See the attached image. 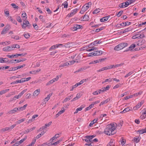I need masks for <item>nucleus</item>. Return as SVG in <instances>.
Instances as JSON below:
<instances>
[{
  "instance_id": "1",
  "label": "nucleus",
  "mask_w": 146,
  "mask_h": 146,
  "mask_svg": "<svg viewBox=\"0 0 146 146\" xmlns=\"http://www.w3.org/2000/svg\"><path fill=\"white\" fill-rule=\"evenodd\" d=\"M116 127L113 123H111L106 126V128L104 129V133L108 135H112L116 133L115 131Z\"/></svg>"
},
{
  "instance_id": "2",
  "label": "nucleus",
  "mask_w": 146,
  "mask_h": 146,
  "mask_svg": "<svg viewBox=\"0 0 146 146\" xmlns=\"http://www.w3.org/2000/svg\"><path fill=\"white\" fill-rule=\"evenodd\" d=\"M128 43L126 42H123L119 44L116 46L114 48L115 50L119 51L127 46Z\"/></svg>"
},
{
  "instance_id": "3",
  "label": "nucleus",
  "mask_w": 146,
  "mask_h": 146,
  "mask_svg": "<svg viewBox=\"0 0 146 146\" xmlns=\"http://www.w3.org/2000/svg\"><path fill=\"white\" fill-rule=\"evenodd\" d=\"M135 1V0H128L125 2H123L120 4L119 6L120 8L125 7L128 6L129 5L133 3Z\"/></svg>"
},
{
  "instance_id": "4",
  "label": "nucleus",
  "mask_w": 146,
  "mask_h": 146,
  "mask_svg": "<svg viewBox=\"0 0 146 146\" xmlns=\"http://www.w3.org/2000/svg\"><path fill=\"white\" fill-rule=\"evenodd\" d=\"M131 23L129 22H126L122 23L120 24H117L115 25V27H125L127 25H130Z\"/></svg>"
},
{
  "instance_id": "5",
  "label": "nucleus",
  "mask_w": 146,
  "mask_h": 146,
  "mask_svg": "<svg viewBox=\"0 0 146 146\" xmlns=\"http://www.w3.org/2000/svg\"><path fill=\"white\" fill-rule=\"evenodd\" d=\"M13 50V48L12 45L11 46H7L3 48V51H9Z\"/></svg>"
},
{
  "instance_id": "6",
  "label": "nucleus",
  "mask_w": 146,
  "mask_h": 146,
  "mask_svg": "<svg viewBox=\"0 0 146 146\" xmlns=\"http://www.w3.org/2000/svg\"><path fill=\"white\" fill-rule=\"evenodd\" d=\"M77 11V9H75L72 10L70 13H69L68 14V17H71L73 16L74 15H75Z\"/></svg>"
},
{
  "instance_id": "7",
  "label": "nucleus",
  "mask_w": 146,
  "mask_h": 146,
  "mask_svg": "<svg viewBox=\"0 0 146 146\" xmlns=\"http://www.w3.org/2000/svg\"><path fill=\"white\" fill-rule=\"evenodd\" d=\"M144 102L143 101H142L141 102L138 103L136 106L133 108V109L135 110H137L143 104Z\"/></svg>"
},
{
  "instance_id": "8",
  "label": "nucleus",
  "mask_w": 146,
  "mask_h": 146,
  "mask_svg": "<svg viewBox=\"0 0 146 146\" xmlns=\"http://www.w3.org/2000/svg\"><path fill=\"white\" fill-rule=\"evenodd\" d=\"M62 44H56L52 46L49 49V50H52L53 49H54L56 48H58L60 46H62Z\"/></svg>"
},
{
  "instance_id": "9",
  "label": "nucleus",
  "mask_w": 146,
  "mask_h": 146,
  "mask_svg": "<svg viewBox=\"0 0 146 146\" xmlns=\"http://www.w3.org/2000/svg\"><path fill=\"white\" fill-rule=\"evenodd\" d=\"M136 46L135 44H132L128 48V49L125 50L124 52H126L129 50H130L131 51H132V50L135 48Z\"/></svg>"
},
{
  "instance_id": "10",
  "label": "nucleus",
  "mask_w": 146,
  "mask_h": 146,
  "mask_svg": "<svg viewBox=\"0 0 146 146\" xmlns=\"http://www.w3.org/2000/svg\"><path fill=\"white\" fill-rule=\"evenodd\" d=\"M131 108L129 107H127L125 108L122 111L120 112V113H124L126 112L131 111L132 110Z\"/></svg>"
},
{
  "instance_id": "11",
  "label": "nucleus",
  "mask_w": 146,
  "mask_h": 146,
  "mask_svg": "<svg viewBox=\"0 0 146 146\" xmlns=\"http://www.w3.org/2000/svg\"><path fill=\"white\" fill-rule=\"evenodd\" d=\"M145 42V40L144 39H140L137 42V45L138 46L142 45Z\"/></svg>"
},
{
  "instance_id": "12",
  "label": "nucleus",
  "mask_w": 146,
  "mask_h": 146,
  "mask_svg": "<svg viewBox=\"0 0 146 146\" xmlns=\"http://www.w3.org/2000/svg\"><path fill=\"white\" fill-rule=\"evenodd\" d=\"M81 18V20L83 21H88L89 20V16L85 14Z\"/></svg>"
},
{
  "instance_id": "13",
  "label": "nucleus",
  "mask_w": 146,
  "mask_h": 146,
  "mask_svg": "<svg viewBox=\"0 0 146 146\" xmlns=\"http://www.w3.org/2000/svg\"><path fill=\"white\" fill-rule=\"evenodd\" d=\"M29 22L28 21H26L25 22H23V24L22 25V27H30V25H29Z\"/></svg>"
},
{
  "instance_id": "14",
  "label": "nucleus",
  "mask_w": 146,
  "mask_h": 146,
  "mask_svg": "<svg viewBox=\"0 0 146 146\" xmlns=\"http://www.w3.org/2000/svg\"><path fill=\"white\" fill-rule=\"evenodd\" d=\"M40 89H38L35 91L33 94V96H37L40 92Z\"/></svg>"
},
{
  "instance_id": "15",
  "label": "nucleus",
  "mask_w": 146,
  "mask_h": 146,
  "mask_svg": "<svg viewBox=\"0 0 146 146\" xmlns=\"http://www.w3.org/2000/svg\"><path fill=\"white\" fill-rule=\"evenodd\" d=\"M96 56H98L101 55L103 52L101 50H96L94 51Z\"/></svg>"
},
{
  "instance_id": "16",
  "label": "nucleus",
  "mask_w": 146,
  "mask_h": 146,
  "mask_svg": "<svg viewBox=\"0 0 146 146\" xmlns=\"http://www.w3.org/2000/svg\"><path fill=\"white\" fill-rule=\"evenodd\" d=\"M97 40L94 41L93 43H92L90 44L88 46V47L90 48L91 47H92V46H96L97 44H98L97 43Z\"/></svg>"
},
{
  "instance_id": "17",
  "label": "nucleus",
  "mask_w": 146,
  "mask_h": 146,
  "mask_svg": "<svg viewBox=\"0 0 146 146\" xmlns=\"http://www.w3.org/2000/svg\"><path fill=\"white\" fill-rule=\"evenodd\" d=\"M19 110V108H15L9 111L8 113L9 114L13 113L16 111H17Z\"/></svg>"
},
{
  "instance_id": "18",
  "label": "nucleus",
  "mask_w": 146,
  "mask_h": 146,
  "mask_svg": "<svg viewBox=\"0 0 146 146\" xmlns=\"http://www.w3.org/2000/svg\"><path fill=\"white\" fill-rule=\"evenodd\" d=\"M35 127H33V128L30 129H27L26 130H25L24 133H27L29 132L32 131L33 130L35 129Z\"/></svg>"
},
{
  "instance_id": "19",
  "label": "nucleus",
  "mask_w": 146,
  "mask_h": 146,
  "mask_svg": "<svg viewBox=\"0 0 146 146\" xmlns=\"http://www.w3.org/2000/svg\"><path fill=\"white\" fill-rule=\"evenodd\" d=\"M87 68V67H82V68H80L78 70L75 71L74 72V73H77V72H80L81 71L83 70H86Z\"/></svg>"
},
{
  "instance_id": "20",
  "label": "nucleus",
  "mask_w": 146,
  "mask_h": 146,
  "mask_svg": "<svg viewBox=\"0 0 146 146\" xmlns=\"http://www.w3.org/2000/svg\"><path fill=\"white\" fill-rule=\"evenodd\" d=\"M109 17L108 16H107L103 17L102 18L100 19V21L101 22H104V21H107Z\"/></svg>"
},
{
  "instance_id": "21",
  "label": "nucleus",
  "mask_w": 146,
  "mask_h": 146,
  "mask_svg": "<svg viewBox=\"0 0 146 146\" xmlns=\"http://www.w3.org/2000/svg\"><path fill=\"white\" fill-rule=\"evenodd\" d=\"M59 134H56L53 137L51 138L50 140V141H52L53 140H54L55 139H56L59 137Z\"/></svg>"
},
{
  "instance_id": "22",
  "label": "nucleus",
  "mask_w": 146,
  "mask_h": 146,
  "mask_svg": "<svg viewBox=\"0 0 146 146\" xmlns=\"http://www.w3.org/2000/svg\"><path fill=\"white\" fill-rule=\"evenodd\" d=\"M110 100V99H108L106 100H104L103 101V102H102L100 104V106L102 105L103 104H104L107 103H108L109 101Z\"/></svg>"
},
{
  "instance_id": "23",
  "label": "nucleus",
  "mask_w": 146,
  "mask_h": 146,
  "mask_svg": "<svg viewBox=\"0 0 146 146\" xmlns=\"http://www.w3.org/2000/svg\"><path fill=\"white\" fill-rule=\"evenodd\" d=\"M144 112L142 113V114L141 115V117L142 118L144 117L143 119L146 117V108L143 109Z\"/></svg>"
},
{
  "instance_id": "24",
  "label": "nucleus",
  "mask_w": 146,
  "mask_h": 146,
  "mask_svg": "<svg viewBox=\"0 0 146 146\" xmlns=\"http://www.w3.org/2000/svg\"><path fill=\"white\" fill-rule=\"evenodd\" d=\"M9 30V29L8 28H6L5 29H3L1 32V34L4 35L5 34L7 33Z\"/></svg>"
},
{
  "instance_id": "25",
  "label": "nucleus",
  "mask_w": 146,
  "mask_h": 146,
  "mask_svg": "<svg viewBox=\"0 0 146 146\" xmlns=\"http://www.w3.org/2000/svg\"><path fill=\"white\" fill-rule=\"evenodd\" d=\"M9 90V89L3 90L0 92V95H1L7 92Z\"/></svg>"
},
{
  "instance_id": "26",
  "label": "nucleus",
  "mask_w": 146,
  "mask_h": 146,
  "mask_svg": "<svg viewBox=\"0 0 146 146\" xmlns=\"http://www.w3.org/2000/svg\"><path fill=\"white\" fill-rule=\"evenodd\" d=\"M110 88V86L109 85L107 86L106 87H104L102 88V91L104 92L105 91L109 90Z\"/></svg>"
},
{
  "instance_id": "27",
  "label": "nucleus",
  "mask_w": 146,
  "mask_h": 146,
  "mask_svg": "<svg viewBox=\"0 0 146 146\" xmlns=\"http://www.w3.org/2000/svg\"><path fill=\"white\" fill-rule=\"evenodd\" d=\"M70 65V64L69 63L66 62L63 64H61L59 66V67H62L66 66H67Z\"/></svg>"
},
{
  "instance_id": "28",
  "label": "nucleus",
  "mask_w": 146,
  "mask_h": 146,
  "mask_svg": "<svg viewBox=\"0 0 146 146\" xmlns=\"http://www.w3.org/2000/svg\"><path fill=\"white\" fill-rule=\"evenodd\" d=\"M119 142H120L121 145H123L126 142V140L123 139L122 138H121Z\"/></svg>"
},
{
  "instance_id": "29",
  "label": "nucleus",
  "mask_w": 146,
  "mask_h": 146,
  "mask_svg": "<svg viewBox=\"0 0 146 146\" xmlns=\"http://www.w3.org/2000/svg\"><path fill=\"white\" fill-rule=\"evenodd\" d=\"M103 29L102 28H100L99 29H96V30L95 31V30H93L92 31V33H95L96 32H99L100 31L102 30Z\"/></svg>"
},
{
  "instance_id": "30",
  "label": "nucleus",
  "mask_w": 146,
  "mask_h": 146,
  "mask_svg": "<svg viewBox=\"0 0 146 146\" xmlns=\"http://www.w3.org/2000/svg\"><path fill=\"white\" fill-rule=\"evenodd\" d=\"M97 121V119H94V120L91 121L90 123L89 124V126L90 127H91L92 125H93V124L95 123Z\"/></svg>"
},
{
  "instance_id": "31",
  "label": "nucleus",
  "mask_w": 146,
  "mask_h": 146,
  "mask_svg": "<svg viewBox=\"0 0 146 146\" xmlns=\"http://www.w3.org/2000/svg\"><path fill=\"white\" fill-rule=\"evenodd\" d=\"M95 52L94 51L88 54V56L90 57L96 56L95 55Z\"/></svg>"
},
{
  "instance_id": "32",
  "label": "nucleus",
  "mask_w": 146,
  "mask_h": 146,
  "mask_svg": "<svg viewBox=\"0 0 146 146\" xmlns=\"http://www.w3.org/2000/svg\"><path fill=\"white\" fill-rule=\"evenodd\" d=\"M137 132L139 133L140 134H142L144 133H146V131L144 130V129H143L138 131Z\"/></svg>"
},
{
  "instance_id": "33",
  "label": "nucleus",
  "mask_w": 146,
  "mask_h": 146,
  "mask_svg": "<svg viewBox=\"0 0 146 146\" xmlns=\"http://www.w3.org/2000/svg\"><path fill=\"white\" fill-rule=\"evenodd\" d=\"M71 36V35L69 34H64L62 35L61 36L62 38H68Z\"/></svg>"
},
{
  "instance_id": "34",
  "label": "nucleus",
  "mask_w": 146,
  "mask_h": 146,
  "mask_svg": "<svg viewBox=\"0 0 146 146\" xmlns=\"http://www.w3.org/2000/svg\"><path fill=\"white\" fill-rule=\"evenodd\" d=\"M7 131H11L9 127H6L4 128H3L1 130V131H2V132H4Z\"/></svg>"
},
{
  "instance_id": "35",
  "label": "nucleus",
  "mask_w": 146,
  "mask_h": 146,
  "mask_svg": "<svg viewBox=\"0 0 146 146\" xmlns=\"http://www.w3.org/2000/svg\"><path fill=\"white\" fill-rule=\"evenodd\" d=\"M134 73L133 71H131V72H129L128 74H127L126 75H125V78H127L129 76H130L131 74Z\"/></svg>"
},
{
  "instance_id": "36",
  "label": "nucleus",
  "mask_w": 146,
  "mask_h": 146,
  "mask_svg": "<svg viewBox=\"0 0 146 146\" xmlns=\"http://www.w3.org/2000/svg\"><path fill=\"white\" fill-rule=\"evenodd\" d=\"M12 46L13 49L15 48H19L20 47V46L18 44H14Z\"/></svg>"
},
{
  "instance_id": "37",
  "label": "nucleus",
  "mask_w": 146,
  "mask_h": 146,
  "mask_svg": "<svg viewBox=\"0 0 146 146\" xmlns=\"http://www.w3.org/2000/svg\"><path fill=\"white\" fill-rule=\"evenodd\" d=\"M25 120V119L24 118L19 119L18 121H16V123L17 124H19L21 123L24 121Z\"/></svg>"
},
{
  "instance_id": "38",
  "label": "nucleus",
  "mask_w": 146,
  "mask_h": 146,
  "mask_svg": "<svg viewBox=\"0 0 146 146\" xmlns=\"http://www.w3.org/2000/svg\"><path fill=\"white\" fill-rule=\"evenodd\" d=\"M20 97V96H19V95L18 94V95L17 96H15L13 98L11 99L10 101H13V100H15L16 98L18 99Z\"/></svg>"
},
{
  "instance_id": "39",
  "label": "nucleus",
  "mask_w": 146,
  "mask_h": 146,
  "mask_svg": "<svg viewBox=\"0 0 146 146\" xmlns=\"http://www.w3.org/2000/svg\"><path fill=\"white\" fill-rule=\"evenodd\" d=\"M100 12V9H96L93 12V14H96L97 13H98L99 12Z\"/></svg>"
},
{
  "instance_id": "40",
  "label": "nucleus",
  "mask_w": 146,
  "mask_h": 146,
  "mask_svg": "<svg viewBox=\"0 0 146 146\" xmlns=\"http://www.w3.org/2000/svg\"><path fill=\"white\" fill-rule=\"evenodd\" d=\"M106 58H100L98 60V63L103 62L104 60H105L106 59Z\"/></svg>"
},
{
  "instance_id": "41",
  "label": "nucleus",
  "mask_w": 146,
  "mask_h": 146,
  "mask_svg": "<svg viewBox=\"0 0 146 146\" xmlns=\"http://www.w3.org/2000/svg\"><path fill=\"white\" fill-rule=\"evenodd\" d=\"M86 80V79L82 80L79 82L77 83L76 84L78 86L79 85H80L84 83V81H85Z\"/></svg>"
},
{
  "instance_id": "42",
  "label": "nucleus",
  "mask_w": 146,
  "mask_h": 146,
  "mask_svg": "<svg viewBox=\"0 0 146 146\" xmlns=\"http://www.w3.org/2000/svg\"><path fill=\"white\" fill-rule=\"evenodd\" d=\"M17 67L11 68L9 70V71H15L17 70Z\"/></svg>"
},
{
  "instance_id": "43",
  "label": "nucleus",
  "mask_w": 146,
  "mask_h": 146,
  "mask_svg": "<svg viewBox=\"0 0 146 146\" xmlns=\"http://www.w3.org/2000/svg\"><path fill=\"white\" fill-rule=\"evenodd\" d=\"M24 37L26 38H29L30 37V35L29 34V33H24Z\"/></svg>"
},
{
  "instance_id": "44",
  "label": "nucleus",
  "mask_w": 146,
  "mask_h": 146,
  "mask_svg": "<svg viewBox=\"0 0 146 146\" xmlns=\"http://www.w3.org/2000/svg\"><path fill=\"white\" fill-rule=\"evenodd\" d=\"M62 5H64V7L65 8H67L68 7V3L66 1H65L64 3H62Z\"/></svg>"
},
{
  "instance_id": "45",
  "label": "nucleus",
  "mask_w": 146,
  "mask_h": 146,
  "mask_svg": "<svg viewBox=\"0 0 146 146\" xmlns=\"http://www.w3.org/2000/svg\"><path fill=\"white\" fill-rule=\"evenodd\" d=\"M27 138V137H25L24 138L20 140L19 141H18V143H19V144L20 145V144L22 143L24 141H25Z\"/></svg>"
},
{
  "instance_id": "46",
  "label": "nucleus",
  "mask_w": 146,
  "mask_h": 146,
  "mask_svg": "<svg viewBox=\"0 0 146 146\" xmlns=\"http://www.w3.org/2000/svg\"><path fill=\"white\" fill-rule=\"evenodd\" d=\"M123 11H120L119 12H118L116 15L118 17H119L120 16L122 13H123Z\"/></svg>"
},
{
  "instance_id": "47",
  "label": "nucleus",
  "mask_w": 146,
  "mask_h": 146,
  "mask_svg": "<svg viewBox=\"0 0 146 146\" xmlns=\"http://www.w3.org/2000/svg\"><path fill=\"white\" fill-rule=\"evenodd\" d=\"M85 5H86L87 6L86 7L88 8L89 7H90L92 5V3L91 2H90L88 3H87L85 4Z\"/></svg>"
},
{
  "instance_id": "48",
  "label": "nucleus",
  "mask_w": 146,
  "mask_h": 146,
  "mask_svg": "<svg viewBox=\"0 0 146 146\" xmlns=\"http://www.w3.org/2000/svg\"><path fill=\"white\" fill-rule=\"evenodd\" d=\"M98 63V60H95L92 61H91L89 63V64H94L97 63Z\"/></svg>"
},
{
  "instance_id": "49",
  "label": "nucleus",
  "mask_w": 146,
  "mask_h": 146,
  "mask_svg": "<svg viewBox=\"0 0 146 146\" xmlns=\"http://www.w3.org/2000/svg\"><path fill=\"white\" fill-rule=\"evenodd\" d=\"M129 30L128 28H127L125 29L124 30V31H120V33H124L127 32H128L129 31Z\"/></svg>"
},
{
  "instance_id": "50",
  "label": "nucleus",
  "mask_w": 146,
  "mask_h": 146,
  "mask_svg": "<svg viewBox=\"0 0 146 146\" xmlns=\"http://www.w3.org/2000/svg\"><path fill=\"white\" fill-rule=\"evenodd\" d=\"M133 96V95H131L128 96H127L124 97V99L125 100H127L129 98H131Z\"/></svg>"
},
{
  "instance_id": "51",
  "label": "nucleus",
  "mask_w": 146,
  "mask_h": 146,
  "mask_svg": "<svg viewBox=\"0 0 146 146\" xmlns=\"http://www.w3.org/2000/svg\"><path fill=\"white\" fill-rule=\"evenodd\" d=\"M27 90H24L22 91L19 94V96H20L21 97V96L27 91Z\"/></svg>"
},
{
  "instance_id": "52",
  "label": "nucleus",
  "mask_w": 146,
  "mask_h": 146,
  "mask_svg": "<svg viewBox=\"0 0 146 146\" xmlns=\"http://www.w3.org/2000/svg\"><path fill=\"white\" fill-rule=\"evenodd\" d=\"M86 7L87 6L84 5L83 6L82 9L83 10H84V11H86L88 9Z\"/></svg>"
},
{
  "instance_id": "53",
  "label": "nucleus",
  "mask_w": 146,
  "mask_h": 146,
  "mask_svg": "<svg viewBox=\"0 0 146 146\" xmlns=\"http://www.w3.org/2000/svg\"><path fill=\"white\" fill-rule=\"evenodd\" d=\"M106 70V67H104L101 68V69H99V70L97 71V72H100L102 71H103L104 70Z\"/></svg>"
},
{
  "instance_id": "54",
  "label": "nucleus",
  "mask_w": 146,
  "mask_h": 146,
  "mask_svg": "<svg viewBox=\"0 0 146 146\" xmlns=\"http://www.w3.org/2000/svg\"><path fill=\"white\" fill-rule=\"evenodd\" d=\"M11 5L14 8L18 9L19 8V7L18 6H17L15 4L12 3L11 4Z\"/></svg>"
},
{
  "instance_id": "55",
  "label": "nucleus",
  "mask_w": 146,
  "mask_h": 146,
  "mask_svg": "<svg viewBox=\"0 0 146 146\" xmlns=\"http://www.w3.org/2000/svg\"><path fill=\"white\" fill-rule=\"evenodd\" d=\"M18 83H20L19 80H17L16 81L13 82L11 83V84H15Z\"/></svg>"
},
{
  "instance_id": "56",
  "label": "nucleus",
  "mask_w": 146,
  "mask_h": 146,
  "mask_svg": "<svg viewBox=\"0 0 146 146\" xmlns=\"http://www.w3.org/2000/svg\"><path fill=\"white\" fill-rule=\"evenodd\" d=\"M65 111V110L64 109V108H62L61 110H60L59 112V113L60 115L62 113H63Z\"/></svg>"
},
{
  "instance_id": "57",
  "label": "nucleus",
  "mask_w": 146,
  "mask_h": 146,
  "mask_svg": "<svg viewBox=\"0 0 146 146\" xmlns=\"http://www.w3.org/2000/svg\"><path fill=\"white\" fill-rule=\"evenodd\" d=\"M61 140H59L53 143L52 144H53L54 145H57L61 141Z\"/></svg>"
},
{
  "instance_id": "58",
  "label": "nucleus",
  "mask_w": 146,
  "mask_h": 146,
  "mask_svg": "<svg viewBox=\"0 0 146 146\" xmlns=\"http://www.w3.org/2000/svg\"><path fill=\"white\" fill-rule=\"evenodd\" d=\"M92 136H91L90 135L89 136H86L85 137L86 138H87L88 139H89L90 140H92Z\"/></svg>"
},
{
  "instance_id": "59",
  "label": "nucleus",
  "mask_w": 146,
  "mask_h": 146,
  "mask_svg": "<svg viewBox=\"0 0 146 146\" xmlns=\"http://www.w3.org/2000/svg\"><path fill=\"white\" fill-rule=\"evenodd\" d=\"M80 28H70V29L72 31L74 32L75 31H77L78 29Z\"/></svg>"
},
{
  "instance_id": "60",
  "label": "nucleus",
  "mask_w": 146,
  "mask_h": 146,
  "mask_svg": "<svg viewBox=\"0 0 146 146\" xmlns=\"http://www.w3.org/2000/svg\"><path fill=\"white\" fill-rule=\"evenodd\" d=\"M17 21H19V22L21 23L22 21V20L21 17L19 16H18L17 17Z\"/></svg>"
},
{
  "instance_id": "61",
  "label": "nucleus",
  "mask_w": 146,
  "mask_h": 146,
  "mask_svg": "<svg viewBox=\"0 0 146 146\" xmlns=\"http://www.w3.org/2000/svg\"><path fill=\"white\" fill-rule=\"evenodd\" d=\"M146 24V22H143L140 24L138 23V26L139 27H142L143 25H144Z\"/></svg>"
},
{
  "instance_id": "62",
  "label": "nucleus",
  "mask_w": 146,
  "mask_h": 146,
  "mask_svg": "<svg viewBox=\"0 0 146 146\" xmlns=\"http://www.w3.org/2000/svg\"><path fill=\"white\" fill-rule=\"evenodd\" d=\"M85 141L87 143H90V142L91 143H92V140H90L89 139H88L87 138H86V139H84Z\"/></svg>"
},
{
  "instance_id": "63",
  "label": "nucleus",
  "mask_w": 146,
  "mask_h": 146,
  "mask_svg": "<svg viewBox=\"0 0 146 146\" xmlns=\"http://www.w3.org/2000/svg\"><path fill=\"white\" fill-rule=\"evenodd\" d=\"M52 123V121H50L48 123L45 124V125L47 128V127L51 125Z\"/></svg>"
},
{
  "instance_id": "64",
  "label": "nucleus",
  "mask_w": 146,
  "mask_h": 146,
  "mask_svg": "<svg viewBox=\"0 0 146 146\" xmlns=\"http://www.w3.org/2000/svg\"><path fill=\"white\" fill-rule=\"evenodd\" d=\"M134 140L137 143L139 142V138L134 137Z\"/></svg>"
}]
</instances>
